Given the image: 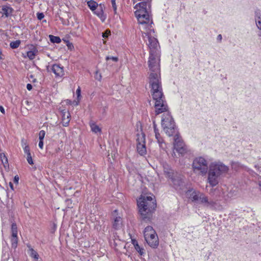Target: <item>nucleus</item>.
<instances>
[{
    "label": "nucleus",
    "instance_id": "1",
    "mask_svg": "<svg viewBox=\"0 0 261 261\" xmlns=\"http://www.w3.org/2000/svg\"><path fill=\"white\" fill-rule=\"evenodd\" d=\"M149 80L152 98L155 101L154 105L155 115L167 112L168 107L166 101L163 99L164 95L162 87L160 73L151 72L149 75Z\"/></svg>",
    "mask_w": 261,
    "mask_h": 261
},
{
    "label": "nucleus",
    "instance_id": "2",
    "mask_svg": "<svg viewBox=\"0 0 261 261\" xmlns=\"http://www.w3.org/2000/svg\"><path fill=\"white\" fill-rule=\"evenodd\" d=\"M137 206L139 209V219L141 222H151L153 214L156 208V202L155 196L141 195L137 199Z\"/></svg>",
    "mask_w": 261,
    "mask_h": 261
},
{
    "label": "nucleus",
    "instance_id": "3",
    "mask_svg": "<svg viewBox=\"0 0 261 261\" xmlns=\"http://www.w3.org/2000/svg\"><path fill=\"white\" fill-rule=\"evenodd\" d=\"M228 170V167L221 162L211 163L209 166L207 177L210 186L212 187L217 186L219 183L220 176L227 173Z\"/></svg>",
    "mask_w": 261,
    "mask_h": 261
},
{
    "label": "nucleus",
    "instance_id": "4",
    "mask_svg": "<svg viewBox=\"0 0 261 261\" xmlns=\"http://www.w3.org/2000/svg\"><path fill=\"white\" fill-rule=\"evenodd\" d=\"M168 179L170 180L173 187L176 190L184 191L187 186L184 179V176L177 172L172 174Z\"/></svg>",
    "mask_w": 261,
    "mask_h": 261
},
{
    "label": "nucleus",
    "instance_id": "5",
    "mask_svg": "<svg viewBox=\"0 0 261 261\" xmlns=\"http://www.w3.org/2000/svg\"><path fill=\"white\" fill-rule=\"evenodd\" d=\"M184 192L187 197L191 199L193 202L201 203L202 197H204V194L201 193L199 191L194 190L192 187L189 186L187 184Z\"/></svg>",
    "mask_w": 261,
    "mask_h": 261
},
{
    "label": "nucleus",
    "instance_id": "6",
    "mask_svg": "<svg viewBox=\"0 0 261 261\" xmlns=\"http://www.w3.org/2000/svg\"><path fill=\"white\" fill-rule=\"evenodd\" d=\"M151 3L149 1H142L136 5L135 9L137 10L135 12L136 17L137 14L145 15L148 12H151Z\"/></svg>",
    "mask_w": 261,
    "mask_h": 261
},
{
    "label": "nucleus",
    "instance_id": "7",
    "mask_svg": "<svg viewBox=\"0 0 261 261\" xmlns=\"http://www.w3.org/2000/svg\"><path fill=\"white\" fill-rule=\"evenodd\" d=\"M200 204L213 210H220L222 208L221 205L217 200H209L208 197L205 195L204 197H202Z\"/></svg>",
    "mask_w": 261,
    "mask_h": 261
},
{
    "label": "nucleus",
    "instance_id": "8",
    "mask_svg": "<svg viewBox=\"0 0 261 261\" xmlns=\"http://www.w3.org/2000/svg\"><path fill=\"white\" fill-rule=\"evenodd\" d=\"M144 37H146L148 40V46L150 49V53L159 52V42L155 37L150 36V33H144Z\"/></svg>",
    "mask_w": 261,
    "mask_h": 261
},
{
    "label": "nucleus",
    "instance_id": "9",
    "mask_svg": "<svg viewBox=\"0 0 261 261\" xmlns=\"http://www.w3.org/2000/svg\"><path fill=\"white\" fill-rule=\"evenodd\" d=\"M144 238L145 241L150 247L152 248H156L158 247L159 242L156 232L145 233Z\"/></svg>",
    "mask_w": 261,
    "mask_h": 261
},
{
    "label": "nucleus",
    "instance_id": "10",
    "mask_svg": "<svg viewBox=\"0 0 261 261\" xmlns=\"http://www.w3.org/2000/svg\"><path fill=\"white\" fill-rule=\"evenodd\" d=\"M167 127L162 126L166 134L169 137L174 136L178 131L174 120L173 122H169L166 124Z\"/></svg>",
    "mask_w": 261,
    "mask_h": 261
},
{
    "label": "nucleus",
    "instance_id": "11",
    "mask_svg": "<svg viewBox=\"0 0 261 261\" xmlns=\"http://www.w3.org/2000/svg\"><path fill=\"white\" fill-rule=\"evenodd\" d=\"M11 245L13 248H16L17 245L18 237H17V226L15 222H13L11 224Z\"/></svg>",
    "mask_w": 261,
    "mask_h": 261
},
{
    "label": "nucleus",
    "instance_id": "12",
    "mask_svg": "<svg viewBox=\"0 0 261 261\" xmlns=\"http://www.w3.org/2000/svg\"><path fill=\"white\" fill-rule=\"evenodd\" d=\"M48 71H52L56 77H61L65 74L64 66H46Z\"/></svg>",
    "mask_w": 261,
    "mask_h": 261
},
{
    "label": "nucleus",
    "instance_id": "13",
    "mask_svg": "<svg viewBox=\"0 0 261 261\" xmlns=\"http://www.w3.org/2000/svg\"><path fill=\"white\" fill-rule=\"evenodd\" d=\"M105 8V4L101 3L98 5L96 10L93 12L94 14L97 15L102 22H104L107 18L106 15L104 14Z\"/></svg>",
    "mask_w": 261,
    "mask_h": 261
},
{
    "label": "nucleus",
    "instance_id": "14",
    "mask_svg": "<svg viewBox=\"0 0 261 261\" xmlns=\"http://www.w3.org/2000/svg\"><path fill=\"white\" fill-rule=\"evenodd\" d=\"M148 65H160V56L159 52L150 53Z\"/></svg>",
    "mask_w": 261,
    "mask_h": 261
},
{
    "label": "nucleus",
    "instance_id": "15",
    "mask_svg": "<svg viewBox=\"0 0 261 261\" xmlns=\"http://www.w3.org/2000/svg\"><path fill=\"white\" fill-rule=\"evenodd\" d=\"M161 164L163 168L164 174L167 178H168L176 172L167 162L163 161L161 162Z\"/></svg>",
    "mask_w": 261,
    "mask_h": 261
},
{
    "label": "nucleus",
    "instance_id": "16",
    "mask_svg": "<svg viewBox=\"0 0 261 261\" xmlns=\"http://www.w3.org/2000/svg\"><path fill=\"white\" fill-rule=\"evenodd\" d=\"M202 166L207 167V161L203 157H199L195 159L192 163L193 168L200 170Z\"/></svg>",
    "mask_w": 261,
    "mask_h": 261
},
{
    "label": "nucleus",
    "instance_id": "17",
    "mask_svg": "<svg viewBox=\"0 0 261 261\" xmlns=\"http://www.w3.org/2000/svg\"><path fill=\"white\" fill-rule=\"evenodd\" d=\"M62 115V122L64 126H67L70 121V114L69 111H67L65 109H59Z\"/></svg>",
    "mask_w": 261,
    "mask_h": 261
},
{
    "label": "nucleus",
    "instance_id": "18",
    "mask_svg": "<svg viewBox=\"0 0 261 261\" xmlns=\"http://www.w3.org/2000/svg\"><path fill=\"white\" fill-rule=\"evenodd\" d=\"M150 13L148 12L145 15L138 14L136 16L139 23L142 24H149L151 21L150 19Z\"/></svg>",
    "mask_w": 261,
    "mask_h": 261
},
{
    "label": "nucleus",
    "instance_id": "19",
    "mask_svg": "<svg viewBox=\"0 0 261 261\" xmlns=\"http://www.w3.org/2000/svg\"><path fill=\"white\" fill-rule=\"evenodd\" d=\"M174 119L171 115L170 112H168L166 114H163L162 115V121H161V125L162 126H164L167 127L166 124L169 122H173Z\"/></svg>",
    "mask_w": 261,
    "mask_h": 261
},
{
    "label": "nucleus",
    "instance_id": "20",
    "mask_svg": "<svg viewBox=\"0 0 261 261\" xmlns=\"http://www.w3.org/2000/svg\"><path fill=\"white\" fill-rule=\"evenodd\" d=\"M173 144L174 149L176 150L178 147H183L185 145L184 141L180 139V135L178 132L174 135Z\"/></svg>",
    "mask_w": 261,
    "mask_h": 261
},
{
    "label": "nucleus",
    "instance_id": "21",
    "mask_svg": "<svg viewBox=\"0 0 261 261\" xmlns=\"http://www.w3.org/2000/svg\"><path fill=\"white\" fill-rule=\"evenodd\" d=\"M2 13H3V16H5L6 17H8L10 16L13 12V9L11 7L4 5L2 7Z\"/></svg>",
    "mask_w": 261,
    "mask_h": 261
},
{
    "label": "nucleus",
    "instance_id": "22",
    "mask_svg": "<svg viewBox=\"0 0 261 261\" xmlns=\"http://www.w3.org/2000/svg\"><path fill=\"white\" fill-rule=\"evenodd\" d=\"M137 150L138 153L142 156L145 155L146 153V147L145 143L140 144V143H137Z\"/></svg>",
    "mask_w": 261,
    "mask_h": 261
},
{
    "label": "nucleus",
    "instance_id": "23",
    "mask_svg": "<svg viewBox=\"0 0 261 261\" xmlns=\"http://www.w3.org/2000/svg\"><path fill=\"white\" fill-rule=\"evenodd\" d=\"M122 223V218L120 216H116L113 222V228L115 230H118L120 228Z\"/></svg>",
    "mask_w": 261,
    "mask_h": 261
},
{
    "label": "nucleus",
    "instance_id": "24",
    "mask_svg": "<svg viewBox=\"0 0 261 261\" xmlns=\"http://www.w3.org/2000/svg\"><path fill=\"white\" fill-rule=\"evenodd\" d=\"M132 243L134 245L135 249L139 254L140 255H143L144 254V248L139 246L137 241L135 239H132Z\"/></svg>",
    "mask_w": 261,
    "mask_h": 261
},
{
    "label": "nucleus",
    "instance_id": "25",
    "mask_svg": "<svg viewBox=\"0 0 261 261\" xmlns=\"http://www.w3.org/2000/svg\"><path fill=\"white\" fill-rule=\"evenodd\" d=\"M137 142L138 143H140V144L146 143V139H145V134L144 132L141 133L140 134L139 133L137 134Z\"/></svg>",
    "mask_w": 261,
    "mask_h": 261
},
{
    "label": "nucleus",
    "instance_id": "26",
    "mask_svg": "<svg viewBox=\"0 0 261 261\" xmlns=\"http://www.w3.org/2000/svg\"><path fill=\"white\" fill-rule=\"evenodd\" d=\"M155 138L157 140V142L159 144L160 147L163 149H164V148L163 146V144H165V143L164 140L161 137L160 133L155 134Z\"/></svg>",
    "mask_w": 261,
    "mask_h": 261
},
{
    "label": "nucleus",
    "instance_id": "27",
    "mask_svg": "<svg viewBox=\"0 0 261 261\" xmlns=\"http://www.w3.org/2000/svg\"><path fill=\"white\" fill-rule=\"evenodd\" d=\"M98 5L96 2L93 0H90L87 2L88 7L93 12L96 10Z\"/></svg>",
    "mask_w": 261,
    "mask_h": 261
},
{
    "label": "nucleus",
    "instance_id": "28",
    "mask_svg": "<svg viewBox=\"0 0 261 261\" xmlns=\"http://www.w3.org/2000/svg\"><path fill=\"white\" fill-rule=\"evenodd\" d=\"M181 156H184L188 151L187 147L186 145L183 147H178L176 150Z\"/></svg>",
    "mask_w": 261,
    "mask_h": 261
},
{
    "label": "nucleus",
    "instance_id": "29",
    "mask_svg": "<svg viewBox=\"0 0 261 261\" xmlns=\"http://www.w3.org/2000/svg\"><path fill=\"white\" fill-rule=\"evenodd\" d=\"M49 40L53 43H60L61 42V39L58 36H55L53 35H49L48 36Z\"/></svg>",
    "mask_w": 261,
    "mask_h": 261
},
{
    "label": "nucleus",
    "instance_id": "30",
    "mask_svg": "<svg viewBox=\"0 0 261 261\" xmlns=\"http://www.w3.org/2000/svg\"><path fill=\"white\" fill-rule=\"evenodd\" d=\"M30 253V255L33 258H34V259L35 260H37L39 258V254L38 253H37V252L36 251H35V250H34L33 248H31L29 250Z\"/></svg>",
    "mask_w": 261,
    "mask_h": 261
},
{
    "label": "nucleus",
    "instance_id": "31",
    "mask_svg": "<svg viewBox=\"0 0 261 261\" xmlns=\"http://www.w3.org/2000/svg\"><path fill=\"white\" fill-rule=\"evenodd\" d=\"M36 52L37 51L36 49L28 51L27 52V56L30 59L32 60L35 58Z\"/></svg>",
    "mask_w": 261,
    "mask_h": 261
},
{
    "label": "nucleus",
    "instance_id": "32",
    "mask_svg": "<svg viewBox=\"0 0 261 261\" xmlns=\"http://www.w3.org/2000/svg\"><path fill=\"white\" fill-rule=\"evenodd\" d=\"M20 40H16L15 41L11 42L10 44V46L12 48L15 49L19 47V45L20 44Z\"/></svg>",
    "mask_w": 261,
    "mask_h": 261
},
{
    "label": "nucleus",
    "instance_id": "33",
    "mask_svg": "<svg viewBox=\"0 0 261 261\" xmlns=\"http://www.w3.org/2000/svg\"><path fill=\"white\" fill-rule=\"evenodd\" d=\"M0 158L2 161V163L5 165L8 164V161L7 156H6L5 154L4 153H0ZM5 166V165H4Z\"/></svg>",
    "mask_w": 261,
    "mask_h": 261
},
{
    "label": "nucleus",
    "instance_id": "34",
    "mask_svg": "<svg viewBox=\"0 0 261 261\" xmlns=\"http://www.w3.org/2000/svg\"><path fill=\"white\" fill-rule=\"evenodd\" d=\"M91 127L92 132L95 133L100 132L101 131L100 128L95 123H93L92 125H91Z\"/></svg>",
    "mask_w": 261,
    "mask_h": 261
},
{
    "label": "nucleus",
    "instance_id": "35",
    "mask_svg": "<svg viewBox=\"0 0 261 261\" xmlns=\"http://www.w3.org/2000/svg\"><path fill=\"white\" fill-rule=\"evenodd\" d=\"M152 24H153V21L151 19L150 23L148 24V31L146 33H150V36H152L151 33H154V29L152 28Z\"/></svg>",
    "mask_w": 261,
    "mask_h": 261
},
{
    "label": "nucleus",
    "instance_id": "36",
    "mask_svg": "<svg viewBox=\"0 0 261 261\" xmlns=\"http://www.w3.org/2000/svg\"><path fill=\"white\" fill-rule=\"evenodd\" d=\"M101 77L102 76L101 73L99 72L98 69H96L94 72V78L98 81H100Z\"/></svg>",
    "mask_w": 261,
    "mask_h": 261
},
{
    "label": "nucleus",
    "instance_id": "37",
    "mask_svg": "<svg viewBox=\"0 0 261 261\" xmlns=\"http://www.w3.org/2000/svg\"><path fill=\"white\" fill-rule=\"evenodd\" d=\"M136 131L139 133V132L142 133L143 132L142 123L139 121H138L136 123Z\"/></svg>",
    "mask_w": 261,
    "mask_h": 261
},
{
    "label": "nucleus",
    "instance_id": "38",
    "mask_svg": "<svg viewBox=\"0 0 261 261\" xmlns=\"http://www.w3.org/2000/svg\"><path fill=\"white\" fill-rule=\"evenodd\" d=\"M155 232L153 227L151 226H147L144 229V234L146 233H153Z\"/></svg>",
    "mask_w": 261,
    "mask_h": 261
},
{
    "label": "nucleus",
    "instance_id": "39",
    "mask_svg": "<svg viewBox=\"0 0 261 261\" xmlns=\"http://www.w3.org/2000/svg\"><path fill=\"white\" fill-rule=\"evenodd\" d=\"M65 202L67 206V208H72L73 207L72 205V200L70 199H66Z\"/></svg>",
    "mask_w": 261,
    "mask_h": 261
},
{
    "label": "nucleus",
    "instance_id": "40",
    "mask_svg": "<svg viewBox=\"0 0 261 261\" xmlns=\"http://www.w3.org/2000/svg\"><path fill=\"white\" fill-rule=\"evenodd\" d=\"M106 60L109 62L110 60L113 62H116L118 61V58L117 57H112V56H107L106 57Z\"/></svg>",
    "mask_w": 261,
    "mask_h": 261
},
{
    "label": "nucleus",
    "instance_id": "41",
    "mask_svg": "<svg viewBox=\"0 0 261 261\" xmlns=\"http://www.w3.org/2000/svg\"><path fill=\"white\" fill-rule=\"evenodd\" d=\"M27 155V160L28 163L31 165H33L34 162H33V159L32 158L31 153H28Z\"/></svg>",
    "mask_w": 261,
    "mask_h": 261
},
{
    "label": "nucleus",
    "instance_id": "42",
    "mask_svg": "<svg viewBox=\"0 0 261 261\" xmlns=\"http://www.w3.org/2000/svg\"><path fill=\"white\" fill-rule=\"evenodd\" d=\"M254 14L255 20H256V19L261 18V13L259 9H256L254 12Z\"/></svg>",
    "mask_w": 261,
    "mask_h": 261
},
{
    "label": "nucleus",
    "instance_id": "43",
    "mask_svg": "<svg viewBox=\"0 0 261 261\" xmlns=\"http://www.w3.org/2000/svg\"><path fill=\"white\" fill-rule=\"evenodd\" d=\"M111 34V32L109 30H106L102 33V37L104 38H107Z\"/></svg>",
    "mask_w": 261,
    "mask_h": 261
},
{
    "label": "nucleus",
    "instance_id": "44",
    "mask_svg": "<svg viewBox=\"0 0 261 261\" xmlns=\"http://www.w3.org/2000/svg\"><path fill=\"white\" fill-rule=\"evenodd\" d=\"M45 135V132L43 130H40L39 133V139L43 140Z\"/></svg>",
    "mask_w": 261,
    "mask_h": 261
},
{
    "label": "nucleus",
    "instance_id": "45",
    "mask_svg": "<svg viewBox=\"0 0 261 261\" xmlns=\"http://www.w3.org/2000/svg\"><path fill=\"white\" fill-rule=\"evenodd\" d=\"M255 21L257 28L261 30V18L256 19Z\"/></svg>",
    "mask_w": 261,
    "mask_h": 261
},
{
    "label": "nucleus",
    "instance_id": "46",
    "mask_svg": "<svg viewBox=\"0 0 261 261\" xmlns=\"http://www.w3.org/2000/svg\"><path fill=\"white\" fill-rule=\"evenodd\" d=\"M199 170L200 171L202 174H205L207 172L208 173L207 166H203V167H201V169Z\"/></svg>",
    "mask_w": 261,
    "mask_h": 261
},
{
    "label": "nucleus",
    "instance_id": "47",
    "mask_svg": "<svg viewBox=\"0 0 261 261\" xmlns=\"http://www.w3.org/2000/svg\"><path fill=\"white\" fill-rule=\"evenodd\" d=\"M126 169L130 174H132V172L134 171V167L133 165H126Z\"/></svg>",
    "mask_w": 261,
    "mask_h": 261
},
{
    "label": "nucleus",
    "instance_id": "48",
    "mask_svg": "<svg viewBox=\"0 0 261 261\" xmlns=\"http://www.w3.org/2000/svg\"><path fill=\"white\" fill-rule=\"evenodd\" d=\"M153 127L154 132L155 134L159 133V130L157 128V125L155 123V120L153 121Z\"/></svg>",
    "mask_w": 261,
    "mask_h": 261
},
{
    "label": "nucleus",
    "instance_id": "49",
    "mask_svg": "<svg viewBox=\"0 0 261 261\" xmlns=\"http://www.w3.org/2000/svg\"><path fill=\"white\" fill-rule=\"evenodd\" d=\"M37 17L38 20H41L44 17V15L43 13H37Z\"/></svg>",
    "mask_w": 261,
    "mask_h": 261
},
{
    "label": "nucleus",
    "instance_id": "50",
    "mask_svg": "<svg viewBox=\"0 0 261 261\" xmlns=\"http://www.w3.org/2000/svg\"><path fill=\"white\" fill-rule=\"evenodd\" d=\"M23 150H24V152L25 153H26L27 154L28 153H30V147L29 145H25L24 148H23Z\"/></svg>",
    "mask_w": 261,
    "mask_h": 261
},
{
    "label": "nucleus",
    "instance_id": "51",
    "mask_svg": "<svg viewBox=\"0 0 261 261\" xmlns=\"http://www.w3.org/2000/svg\"><path fill=\"white\" fill-rule=\"evenodd\" d=\"M76 93L77 95V98L79 99L81 97V90L80 87L76 89Z\"/></svg>",
    "mask_w": 261,
    "mask_h": 261
},
{
    "label": "nucleus",
    "instance_id": "52",
    "mask_svg": "<svg viewBox=\"0 0 261 261\" xmlns=\"http://www.w3.org/2000/svg\"><path fill=\"white\" fill-rule=\"evenodd\" d=\"M67 46H68V48L70 50H72V48H73V45L72 43H70L69 41H67Z\"/></svg>",
    "mask_w": 261,
    "mask_h": 261
},
{
    "label": "nucleus",
    "instance_id": "53",
    "mask_svg": "<svg viewBox=\"0 0 261 261\" xmlns=\"http://www.w3.org/2000/svg\"><path fill=\"white\" fill-rule=\"evenodd\" d=\"M19 179V176L17 175H15L13 178V182L16 184H18Z\"/></svg>",
    "mask_w": 261,
    "mask_h": 261
},
{
    "label": "nucleus",
    "instance_id": "54",
    "mask_svg": "<svg viewBox=\"0 0 261 261\" xmlns=\"http://www.w3.org/2000/svg\"><path fill=\"white\" fill-rule=\"evenodd\" d=\"M21 145H22V147H24L25 145H28L27 144V141L24 139V138H22L21 140Z\"/></svg>",
    "mask_w": 261,
    "mask_h": 261
},
{
    "label": "nucleus",
    "instance_id": "55",
    "mask_svg": "<svg viewBox=\"0 0 261 261\" xmlns=\"http://www.w3.org/2000/svg\"><path fill=\"white\" fill-rule=\"evenodd\" d=\"M57 228V225L55 223H53V227H51V232L54 233Z\"/></svg>",
    "mask_w": 261,
    "mask_h": 261
},
{
    "label": "nucleus",
    "instance_id": "56",
    "mask_svg": "<svg viewBox=\"0 0 261 261\" xmlns=\"http://www.w3.org/2000/svg\"><path fill=\"white\" fill-rule=\"evenodd\" d=\"M39 147L40 149H42L43 147V140H39Z\"/></svg>",
    "mask_w": 261,
    "mask_h": 261
},
{
    "label": "nucleus",
    "instance_id": "57",
    "mask_svg": "<svg viewBox=\"0 0 261 261\" xmlns=\"http://www.w3.org/2000/svg\"><path fill=\"white\" fill-rule=\"evenodd\" d=\"M32 88H33V86L31 84H28L27 85V89L29 91H31L32 89Z\"/></svg>",
    "mask_w": 261,
    "mask_h": 261
},
{
    "label": "nucleus",
    "instance_id": "58",
    "mask_svg": "<svg viewBox=\"0 0 261 261\" xmlns=\"http://www.w3.org/2000/svg\"><path fill=\"white\" fill-rule=\"evenodd\" d=\"M29 78L33 79L32 82L35 83L37 81V80L36 79L34 78V76L32 74H31L29 76Z\"/></svg>",
    "mask_w": 261,
    "mask_h": 261
},
{
    "label": "nucleus",
    "instance_id": "59",
    "mask_svg": "<svg viewBox=\"0 0 261 261\" xmlns=\"http://www.w3.org/2000/svg\"><path fill=\"white\" fill-rule=\"evenodd\" d=\"M0 111L4 114L5 113V109L4 107L2 106H0Z\"/></svg>",
    "mask_w": 261,
    "mask_h": 261
},
{
    "label": "nucleus",
    "instance_id": "60",
    "mask_svg": "<svg viewBox=\"0 0 261 261\" xmlns=\"http://www.w3.org/2000/svg\"><path fill=\"white\" fill-rule=\"evenodd\" d=\"M217 40L219 41V42H221V40H222V35L221 34H219L218 36H217Z\"/></svg>",
    "mask_w": 261,
    "mask_h": 261
},
{
    "label": "nucleus",
    "instance_id": "61",
    "mask_svg": "<svg viewBox=\"0 0 261 261\" xmlns=\"http://www.w3.org/2000/svg\"><path fill=\"white\" fill-rule=\"evenodd\" d=\"M9 185V187H10L11 189L12 190H14V187H13V183L11 182H10Z\"/></svg>",
    "mask_w": 261,
    "mask_h": 261
},
{
    "label": "nucleus",
    "instance_id": "62",
    "mask_svg": "<svg viewBox=\"0 0 261 261\" xmlns=\"http://www.w3.org/2000/svg\"><path fill=\"white\" fill-rule=\"evenodd\" d=\"M111 3L112 5V7L117 6L116 4V1H111Z\"/></svg>",
    "mask_w": 261,
    "mask_h": 261
},
{
    "label": "nucleus",
    "instance_id": "63",
    "mask_svg": "<svg viewBox=\"0 0 261 261\" xmlns=\"http://www.w3.org/2000/svg\"><path fill=\"white\" fill-rule=\"evenodd\" d=\"M66 102L67 105H71V101L69 99H67Z\"/></svg>",
    "mask_w": 261,
    "mask_h": 261
},
{
    "label": "nucleus",
    "instance_id": "64",
    "mask_svg": "<svg viewBox=\"0 0 261 261\" xmlns=\"http://www.w3.org/2000/svg\"><path fill=\"white\" fill-rule=\"evenodd\" d=\"M113 9L114 13L116 14L117 13V6L116 7H113Z\"/></svg>",
    "mask_w": 261,
    "mask_h": 261
}]
</instances>
